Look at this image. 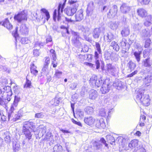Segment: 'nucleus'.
Listing matches in <instances>:
<instances>
[{"label":"nucleus","mask_w":152,"mask_h":152,"mask_svg":"<svg viewBox=\"0 0 152 152\" xmlns=\"http://www.w3.org/2000/svg\"><path fill=\"white\" fill-rule=\"evenodd\" d=\"M137 102H140L144 106H149L151 103L150 97L148 94H142V93L138 92L135 98Z\"/></svg>","instance_id":"1"},{"label":"nucleus","mask_w":152,"mask_h":152,"mask_svg":"<svg viewBox=\"0 0 152 152\" xmlns=\"http://www.w3.org/2000/svg\"><path fill=\"white\" fill-rule=\"evenodd\" d=\"M63 3L60 2L57 8V10L55 9L53 14V20L56 21L57 18L58 20H61L62 14L63 12V10L65 7L67 0H64Z\"/></svg>","instance_id":"2"},{"label":"nucleus","mask_w":152,"mask_h":152,"mask_svg":"<svg viewBox=\"0 0 152 152\" xmlns=\"http://www.w3.org/2000/svg\"><path fill=\"white\" fill-rule=\"evenodd\" d=\"M28 15L27 11L23 10L15 14L14 17V19L18 23H20L22 22L26 21L28 18Z\"/></svg>","instance_id":"3"},{"label":"nucleus","mask_w":152,"mask_h":152,"mask_svg":"<svg viewBox=\"0 0 152 152\" xmlns=\"http://www.w3.org/2000/svg\"><path fill=\"white\" fill-rule=\"evenodd\" d=\"M118 7L116 5H113L110 9L109 12L107 14V16L109 18H113L117 15Z\"/></svg>","instance_id":"4"},{"label":"nucleus","mask_w":152,"mask_h":152,"mask_svg":"<svg viewBox=\"0 0 152 152\" xmlns=\"http://www.w3.org/2000/svg\"><path fill=\"white\" fill-rule=\"evenodd\" d=\"M79 6V4H77L73 7H67L65 9V12L68 16H72L77 10V7Z\"/></svg>","instance_id":"5"},{"label":"nucleus","mask_w":152,"mask_h":152,"mask_svg":"<svg viewBox=\"0 0 152 152\" xmlns=\"http://www.w3.org/2000/svg\"><path fill=\"white\" fill-rule=\"evenodd\" d=\"M36 128V126L35 124L33 122L27 121L25 122L23 127V129H26L29 130L30 129L31 130L34 131Z\"/></svg>","instance_id":"6"},{"label":"nucleus","mask_w":152,"mask_h":152,"mask_svg":"<svg viewBox=\"0 0 152 152\" xmlns=\"http://www.w3.org/2000/svg\"><path fill=\"white\" fill-rule=\"evenodd\" d=\"M137 15L142 18H145L148 16L147 11L142 8L137 9Z\"/></svg>","instance_id":"7"},{"label":"nucleus","mask_w":152,"mask_h":152,"mask_svg":"<svg viewBox=\"0 0 152 152\" xmlns=\"http://www.w3.org/2000/svg\"><path fill=\"white\" fill-rule=\"evenodd\" d=\"M0 24L9 30H12L13 28L12 25L10 23L8 18H6L4 20L0 22Z\"/></svg>","instance_id":"8"},{"label":"nucleus","mask_w":152,"mask_h":152,"mask_svg":"<svg viewBox=\"0 0 152 152\" xmlns=\"http://www.w3.org/2000/svg\"><path fill=\"white\" fill-rule=\"evenodd\" d=\"M95 119L92 116H87L84 118V121L87 125L91 126L94 124Z\"/></svg>","instance_id":"9"},{"label":"nucleus","mask_w":152,"mask_h":152,"mask_svg":"<svg viewBox=\"0 0 152 152\" xmlns=\"http://www.w3.org/2000/svg\"><path fill=\"white\" fill-rule=\"evenodd\" d=\"M37 66L34 63H32L30 65V72L34 76H36L38 73Z\"/></svg>","instance_id":"10"},{"label":"nucleus","mask_w":152,"mask_h":152,"mask_svg":"<svg viewBox=\"0 0 152 152\" xmlns=\"http://www.w3.org/2000/svg\"><path fill=\"white\" fill-rule=\"evenodd\" d=\"M83 11L82 9L79 10L75 15V21H80L83 19Z\"/></svg>","instance_id":"11"},{"label":"nucleus","mask_w":152,"mask_h":152,"mask_svg":"<svg viewBox=\"0 0 152 152\" xmlns=\"http://www.w3.org/2000/svg\"><path fill=\"white\" fill-rule=\"evenodd\" d=\"M121 12L124 14H126L129 11L130 7L127 6L126 4L123 3L120 7Z\"/></svg>","instance_id":"12"},{"label":"nucleus","mask_w":152,"mask_h":152,"mask_svg":"<svg viewBox=\"0 0 152 152\" xmlns=\"http://www.w3.org/2000/svg\"><path fill=\"white\" fill-rule=\"evenodd\" d=\"M109 86V84L103 83L100 89L101 93L103 94L108 93L110 90V88Z\"/></svg>","instance_id":"13"},{"label":"nucleus","mask_w":152,"mask_h":152,"mask_svg":"<svg viewBox=\"0 0 152 152\" xmlns=\"http://www.w3.org/2000/svg\"><path fill=\"white\" fill-rule=\"evenodd\" d=\"M146 18L145 21L144 23V25L146 27H148L152 23V15H148Z\"/></svg>","instance_id":"14"},{"label":"nucleus","mask_w":152,"mask_h":152,"mask_svg":"<svg viewBox=\"0 0 152 152\" xmlns=\"http://www.w3.org/2000/svg\"><path fill=\"white\" fill-rule=\"evenodd\" d=\"M96 126L99 128H103L105 126V123L103 118L97 120L96 124Z\"/></svg>","instance_id":"15"},{"label":"nucleus","mask_w":152,"mask_h":152,"mask_svg":"<svg viewBox=\"0 0 152 152\" xmlns=\"http://www.w3.org/2000/svg\"><path fill=\"white\" fill-rule=\"evenodd\" d=\"M50 59L49 57H46L45 61L43 67L42 69L43 72H45L48 70V67L50 63Z\"/></svg>","instance_id":"16"},{"label":"nucleus","mask_w":152,"mask_h":152,"mask_svg":"<svg viewBox=\"0 0 152 152\" xmlns=\"http://www.w3.org/2000/svg\"><path fill=\"white\" fill-rule=\"evenodd\" d=\"M18 104L13 102L10 110V112L8 113V117L9 118L11 116V114L13 112V111L16 110Z\"/></svg>","instance_id":"17"},{"label":"nucleus","mask_w":152,"mask_h":152,"mask_svg":"<svg viewBox=\"0 0 152 152\" xmlns=\"http://www.w3.org/2000/svg\"><path fill=\"white\" fill-rule=\"evenodd\" d=\"M138 144V141L137 139H134L131 141L129 144V147L132 148L137 146Z\"/></svg>","instance_id":"18"},{"label":"nucleus","mask_w":152,"mask_h":152,"mask_svg":"<svg viewBox=\"0 0 152 152\" xmlns=\"http://www.w3.org/2000/svg\"><path fill=\"white\" fill-rule=\"evenodd\" d=\"M31 81L27 77L26 78V81L23 86L24 88H31L33 87Z\"/></svg>","instance_id":"19"},{"label":"nucleus","mask_w":152,"mask_h":152,"mask_svg":"<svg viewBox=\"0 0 152 152\" xmlns=\"http://www.w3.org/2000/svg\"><path fill=\"white\" fill-rule=\"evenodd\" d=\"M23 133L25 135L26 138L28 139V140H30L32 137V134L31 132L29 130H26V129H23Z\"/></svg>","instance_id":"20"},{"label":"nucleus","mask_w":152,"mask_h":152,"mask_svg":"<svg viewBox=\"0 0 152 152\" xmlns=\"http://www.w3.org/2000/svg\"><path fill=\"white\" fill-rule=\"evenodd\" d=\"M101 30L99 28H96L94 29L93 36L94 38H97L99 37Z\"/></svg>","instance_id":"21"},{"label":"nucleus","mask_w":152,"mask_h":152,"mask_svg":"<svg viewBox=\"0 0 152 152\" xmlns=\"http://www.w3.org/2000/svg\"><path fill=\"white\" fill-rule=\"evenodd\" d=\"M107 140L108 143L111 145L114 144L115 141L114 137L110 135H108L106 136Z\"/></svg>","instance_id":"22"},{"label":"nucleus","mask_w":152,"mask_h":152,"mask_svg":"<svg viewBox=\"0 0 152 152\" xmlns=\"http://www.w3.org/2000/svg\"><path fill=\"white\" fill-rule=\"evenodd\" d=\"M152 43L151 40L150 38H147L145 39L144 47L146 48H150Z\"/></svg>","instance_id":"23"},{"label":"nucleus","mask_w":152,"mask_h":152,"mask_svg":"<svg viewBox=\"0 0 152 152\" xmlns=\"http://www.w3.org/2000/svg\"><path fill=\"white\" fill-rule=\"evenodd\" d=\"M130 33V30L127 28L123 29L121 32V34L123 37H126L128 36Z\"/></svg>","instance_id":"24"},{"label":"nucleus","mask_w":152,"mask_h":152,"mask_svg":"<svg viewBox=\"0 0 152 152\" xmlns=\"http://www.w3.org/2000/svg\"><path fill=\"white\" fill-rule=\"evenodd\" d=\"M20 31L23 34H28V28L25 25L20 27Z\"/></svg>","instance_id":"25"},{"label":"nucleus","mask_w":152,"mask_h":152,"mask_svg":"<svg viewBox=\"0 0 152 152\" xmlns=\"http://www.w3.org/2000/svg\"><path fill=\"white\" fill-rule=\"evenodd\" d=\"M88 58L87 54H79L78 55L77 59L81 62L84 61L86 60Z\"/></svg>","instance_id":"26"},{"label":"nucleus","mask_w":152,"mask_h":152,"mask_svg":"<svg viewBox=\"0 0 152 152\" xmlns=\"http://www.w3.org/2000/svg\"><path fill=\"white\" fill-rule=\"evenodd\" d=\"M129 69L130 72L136 68V65L135 63H134L132 60L130 61L128 64Z\"/></svg>","instance_id":"27"},{"label":"nucleus","mask_w":152,"mask_h":152,"mask_svg":"<svg viewBox=\"0 0 152 152\" xmlns=\"http://www.w3.org/2000/svg\"><path fill=\"white\" fill-rule=\"evenodd\" d=\"M97 77L96 76H93L90 78L89 80L90 84L94 87L95 86L96 82Z\"/></svg>","instance_id":"28"},{"label":"nucleus","mask_w":152,"mask_h":152,"mask_svg":"<svg viewBox=\"0 0 152 152\" xmlns=\"http://www.w3.org/2000/svg\"><path fill=\"white\" fill-rule=\"evenodd\" d=\"M20 148V145L19 143L15 142L13 143L12 148L14 152H16L18 151Z\"/></svg>","instance_id":"29"},{"label":"nucleus","mask_w":152,"mask_h":152,"mask_svg":"<svg viewBox=\"0 0 152 152\" xmlns=\"http://www.w3.org/2000/svg\"><path fill=\"white\" fill-rule=\"evenodd\" d=\"M107 70L108 72H113L114 69H115V67L112 65V64L110 63L108 64H106Z\"/></svg>","instance_id":"30"},{"label":"nucleus","mask_w":152,"mask_h":152,"mask_svg":"<svg viewBox=\"0 0 152 152\" xmlns=\"http://www.w3.org/2000/svg\"><path fill=\"white\" fill-rule=\"evenodd\" d=\"M40 11L42 12L45 14L46 17V20L48 21L50 18V14L48 10L45 8H42Z\"/></svg>","instance_id":"31"},{"label":"nucleus","mask_w":152,"mask_h":152,"mask_svg":"<svg viewBox=\"0 0 152 152\" xmlns=\"http://www.w3.org/2000/svg\"><path fill=\"white\" fill-rule=\"evenodd\" d=\"M142 53V51H140L138 52H135L134 53V55L138 62L140 61V55Z\"/></svg>","instance_id":"32"},{"label":"nucleus","mask_w":152,"mask_h":152,"mask_svg":"<svg viewBox=\"0 0 152 152\" xmlns=\"http://www.w3.org/2000/svg\"><path fill=\"white\" fill-rule=\"evenodd\" d=\"M94 54V57L95 59H98L99 58L100 56L102 57V51H100V52H99V51H95Z\"/></svg>","instance_id":"33"},{"label":"nucleus","mask_w":152,"mask_h":152,"mask_svg":"<svg viewBox=\"0 0 152 152\" xmlns=\"http://www.w3.org/2000/svg\"><path fill=\"white\" fill-rule=\"evenodd\" d=\"M20 42L23 44H27L30 42V40L28 39V38L27 37H22L21 38Z\"/></svg>","instance_id":"34"},{"label":"nucleus","mask_w":152,"mask_h":152,"mask_svg":"<svg viewBox=\"0 0 152 152\" xmlns=\"http://www.w3.org/2000/svg\"><path fill=\"white\" fill-rule=\"evenodd\" d=\"M50 52L52 56L53 60L54 61H56L57 58V56L55 50L53 49H51L50 50Z\"/></svg>","instance_id":"35"},{"label":"nucleus","mask_w":152,"mask_h":152,"mask_svg":"<svg viewBox=\"0 0 152 152\" xmlns=\"http://www.w3.org/2000/svg\"><path fill=\"white\" fill-rule=\"evenodd\" d=\"M112 44L113 49L117 52L119 50V47L117 43L113 41L112 42Z\"/></svg>","instance_id":"36"},{"label":"nucleus","mask_w":152,"mask_h":152,"mask_svg":"<svg viewBox=\"0 0 152 152\" xmlns=\"http://www.w3.org/2000/svg\"><path fill=\"white\" fill-rule=\"evenodd\" d=\"M96 92L95 91L91 92L89 94V98L91 99H95L97 97Z\"/></svg>","instance_id":"37"},{"label":"nucleus","mask_w":152,"mask_h":152,"mask_svg":"<svg viewBox=\"0 0 152 152\" xmlns=\"http://www.w3.org/2000/svg\"><path fill=\"white\" fill-rule=\"evenodd\" d=\"M102 82V80L101 78H97L96 82L94 86L99 87L101 85Z\"/></svg>","instance_id":"38"},{"label":"nucleus","mask_w":152,"mask_h":152,"mask_svg":"<svg viewBox=\"0 0 152 152\" xmlns=\"http://www.w3.org/2000/svg\"><path fill=\"white\" fill-rule=\"evenodd\" d=\"M92 145L93 146L96 147L97 148H99L102 145V144L96 141H94L92 142Z\"/></svg>","instance_id":"39"},{"label":"nucleus","mask_w":152,"mask_h":152,"mask_svg":"<svg viewBox=\"0 0 152 152\" xmlns=\"http://www.w3.org/2000/svg\"><path fill=\"white\" fill-rule=\"evenodd\" d=\"M150 58H149L145 59L144 61L145 66L146 67H150L151 66V64L149 62Z\"/></svg>","instance_id":"40"},{"label":"nucleus","mask_w":152,"mask_h":152,"mask_svg":"<svg viewBox=\"0 0 152 152\" xmlns=\"http://www.w3.org/2000/svg\"><path fill=\"white\" fill-rule=\"evenodd\" d=\"M86 112L88 114H91L94 112V109L92 107L89 106L87 107L86 108Z\"/></svg>","instance_id":"41"},{"label":"nucleus","mask_w":152,"mask_h":152,"mask_svg":"<svg viewBox=\"0 0 152 152\" xmlns=\"http://www.w3.org/2000/svg\"><path fill=\"white\" fill-rule=\"evenodd\" d=\"M118 142L120 145H124V141L125 140L123 137H118Z\"/></svg>","instance_id":"42"},{"label":"nucleus","mask_w":152,"mask_h":152,"mask_svg":"<svg viewBox=\"0 0 152 152\" xmlns=\"http://www.w3.org/2000/svg\"><path fill=\"white\" fill-rule=\"evenodd\" d=\"M99 142H100L101 143L104 144L105 145V146L107 147L108 148L109 147L108 146V145L107 143L106 140L104 137H101L100 138Z\"/></svg>","instance_id":"43"},{"label":"nucleus","mask_w":152,"mask_h":152,"mask_svg":"<svg viewBox=\"0 0 152 152\" xmlns=\"http://www.w3.org/2000/svg\"><path fill=\"white\" fill-rule=\"evenodd\" d=\"M142 5H146L148 4L151 0H138Z\"/></svg>","instance_id":"44"},{"label":"nucleus","mask_w":152,"mask_h":152,"mask_svg":"<svg viewBox=\"0 0 152 152\" xmlns=\"http://www.w3.org/2000/svg\"><path fill=\"white\" fill-rule=\"evenodd\" d=\"M77 0H69L68 3L71 5L74 4L73 6H75L76 4H79L77 3Z\"/></svg>","instance_id":"45"},{"label":"nucleus","mask_w":152,"mask_h":152,"mask_svg":"<svg viewBox=\"0 0 152 152\" xmlns=\"http://www.w3.org/2000/svg\"><path fill=\"white\" fill-rule=\"evenodd\" d=\"M62 74V72L61 71H56L55 72L54 74V76L57 78H59Z\"/></svg>","instance_id":"46"},{"label":"nucleus","mask_w":152,"mask_h":152,"mask_svg":"<svg viewBox=\"0 0 152 152\" xmlns=\"http://www.w3.org/2000/svg\"><path fill=\"white\" fill-rule=\"evenodd\" d=\"M4 141L7 143H10L11 142V138L9 135L6 136L4 138Z\"/></svg>","instance_id":"47"},{"label":"nucleus","mask_w":152,"mask_h":152,"mask_svg":"<svg viewBox=\"0 0 152 152\" xmlns=\"http://www.w3.org/2000/svg\"><path fill=\"white\" fill-rule=\"evenodd\" d=\"M150 83V80L149 79L148 77H145L143 79V83L146 86H148V84Z\"/></svg>","instance_id":"48"},{"label":"nucleus","mask_w":152,"mask_h":152,"mask_svg":"<svg viewBox=\"0 0 152 152\" xmlns=\"http://www.w3.org/2000/svg\"><path fill=\"white\" fill-rule=\"evenodd\" d=\"M79 37L78 36L74 37L73 39H72V42L73 44H75L78 43L79 42Z\"/></svg>","instance_id":"49"},{"label":"nucleus","mask_w":152,"mask_h":152,"mask_svg":"<svg viewBox=\"0 0 152 152\" xmlns=\"http://www.w3.org/2000/svg\"><path fill=\"white\" fill-rule=\"evenodd\" d=\"M95 47L96 48L97 51H99V52H100V51H102L100 45L98 42H95Z\"/></svg>","instance_id":"50"},{"label":"nucleus","mask_w":152,"mask_h":152,"mask_svg":"<svg viewBox=\"0 0 152 152\" xmlns=\"http://www.w3.org/2000/svg\"><path fill=\"white\" fill-rule=\"evenodd\" d=\"M60 28L63 29V30H65V33H67V34H69V27H66L64 26H60Z\"/></svg>","instance_id":"51"},{"label":"nucleus","mask_w":152,"mask_h":152,"mask_svg":"<svg viewBox=\"0 0 152 152\" xmlns=\"http://www.w3.org/2000/svg\"><path fill=\"white\" fill-rule=\"evenodd\" d=\"M71 121L74 124L77 125L81 127L82 126V125L80 122H77L73 118H72L71 119Z\"/></svg>","instance_id":"52"},{"label":"nucleus","mask_w":152,"mask_h":152,"mask_svg":"<svg viewBox=\"0 0 152 152\" xmlns=\"http://www.w3.org/2000/svg\"><path fill=\"white\" fill-rule=\"evenodd\" d=\"M43 116V115L42 113H37L35 115V117L36 118H42Z\"/></svg>","instance_id":"53"},{"label":"nucleus","mask_w":152,"mask_h":152,"mask_svg":"<svg viewBox=\"0 0 152 152\" xmlns=\"http://www.w3.org/2000/svg\"><path fill=\"white\" fill-rule=\"evenodd\" d=\"M137 70L134 71L133 72L129 74L127 76V77H132L134 75L137 74Z\"/></svg>","instance_id":"54"},{"label":"nucleus","mask_w":152,"mask_h":152,"mask_svg":"<svg viewBox=\"0 0 152 152\" xmlns=\"http://www.w3.org/2000/svg\"><path fill=\"white\" fill-rule=\"evenodd\" d=\"M106 115V112L103 110H100L99 113V115L102 117H105Z\"/></svg>","instance_id":"55"},{"label":"nucleus","mask_w":152,"mask_h":152,"mask_svg":"<svg viewBox=\"0 0 152 152\" xmlns=\"http://www.w3.org/2000/svg\"><path fill=\"white\" fill-rule=\"evenodd\" d=\"M96 60L95 61V65L96 66V69H98L100 67V63L98 59H96Z\"/></svg>","instance_id":"56"},{"label":"nucleus","mask_w":152,"mask_h":152,"mask_svg":"<svg viewBox=\"0 0 152 152\" xmlns=\"http://www.w3.org/2000/svg\"><path fill=\"white\" fill-rule=\"evenodd\" d=\"M33 55L34 56H37L39 55V50L37 49L34 50L33 51Z\"/></svg>","instance_id":"57"},{"label":"nucleus","mask_w":152,"mask_h":152,"mask_svg":"<svg viewBox=\"0 0 152 152\" xmlns=\"http://www.w3.org/2000/svg\"><path fill=\"white\" fill-rule=\"evenodd\" d=\"M84 64L86 66H88L91 68H93L94 67V64L91 63L86 62H84Z\"/></svg>","instance_id":"58"},{"label":"nucleus","mask_w":152,"mask_h":152,"mask_svg":"<svg viewBox=\"0 0 152 152\" xmlns=\"http://www.w3.org/2000/svg\"><path fill=\"white\" fill-rule=\"evenodd\" d=\"M20 98L17 96H15L13 102L18 104V102L20 101Z\"/></svg>","instance_id":"59"},{"label":"nucleus","mask_w":152,"mask_h":152,"mask_svg":"<svg viewBox=\"0 0 152 152\" xmlns=\"http://www.w3.org/2000/svg\"><path fill=\"white\" fill-rule=\"evenodd\" d=\"M46 43H47L52 41V39L51 36H48L46 39Z\"/></svg>","instance_id":"60"},{"label":"nucleus","mask_w":152,"mask_h":152,"mask_svg":"<svg viewBox=\"0 0 152 152\" xmlns=\"http://www.w3.org/2000/svg\"><path fill=\"white\" fill-rule=\"evenodd\" d=\"M59 102L60 101L58 99H54V103L53 105L55 106H57Z\"/></svg>","instance_id":"61"},{"label":"nucleus","mask_w":152,"mask_h":152,"mask_svg":"<svg viewBox=\"0 0 152 152\" xmlns=\"http://www.w3.org/2000/svg\"><path fill=\"white\" fill-rule=\"evenodd\" d=\"M76 114H77V115L79 116L80 117L82 116H83V112L80 111H77L76 113Z\"/></svg>","instance_id":"62"},{"label":"nucleus","mask_w":152,"mask_h":152,"mask_svg":"<svg viewBox=\"0 0 152 152\" xmlns=\"http://www.w3.org/2000/svg\"><path fill=\"white\" fill-rule=\"evenodd\" d=\"M65 20L67 22H74L75 21L74 20H72L71 18H65Z\"/></svg>","instance_id":"63"},{"label":"nucleus","mask_w":152,"mask_h":152,"mask_svg":"<svg viewBox=\"0 0 152 152\" xmlns=\"http://www.w3.org/2000/svg\"><path fill=\"white\" fill-rule=\"evenodd\" d=\"M2 112L1 111V110L0 109V116L1 115V118L2 119V120L3 121H6V119L5 118V116L4 115H2Z\"/></svg>","instance_id":"64"}]
</instances>
